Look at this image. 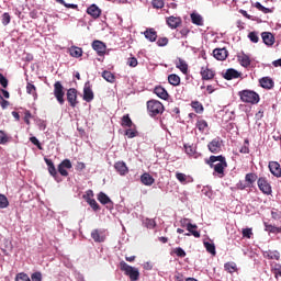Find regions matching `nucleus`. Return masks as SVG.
<instances>
[{"label": "nucleus", "mask_w": 281, "mask_h": 281, "mask_svg": "<svg viewBox=\"0 0 281 281\" xmlns=\"http://www.w3.org/2000/svg\"><path fill=\"white\" fill-rule=\"evenodd\" d=\"M205 164L210 166V168H213L220 179L225 177V168H227V160L225 159V156H210L209 159H205Z\"/></svg>", "instance_id": "f257e3e1"}, {"label": "nucleus", "mask_w": 281, "mask_h": 281, "mask_svg": "<svg viewBox=\"0 0 281 281\" xmlns=\"http://www.w3.org/2000/svg\"><path fill=\"white\" fill-rule=\"evenodd\" d=\"M238 97L246 104H258L260 102V94L254 90H241L238 92Z\"/></svg>", "instance_id": "f03ea898"}, {"label": "nucleus", "mask_w": 281, "mask_h": 281, "mask_svg": "<svg viewBox=\"0 0 281 281\" xmlns=\"http://www.w3.org/2000/svg\"><path fill=\"white\" fill-rule=\"evenodd\" d=\"M164 111V103H161L160 101H157L155 99L147 101V112L150 117H157V115H161Z\"/></svg>", "instance_id": "7ed1b4c3"}, {"label": "nucleus", "mask_w": 281, "mask_h": 281, "mask_svg": "<svg viewBox=\"0 0 281 281\" xmlns=\"http://www.w3.org/2000/svg\"><path fill=\"white\" fill-rule=\"evenodd\" d=\"M120 269L124 272L125 276H128L131 281H137L139 280V269L128 266L126 261L120 262Z\"/></svg>", "instance_id": "20e7f679"}, {"label": "nucleus", "mask_w": 281, "mask_h": 281, "mask_svg": "<svg viewBox=\"0 0 281 281\" xmlns=\"http://www.w3.org/2000/svg\"><path fill=\"white\" fill-rule=\"evenodd\" d=\"M207 149L210 153L213 155H218L221 150H223V139L221 137H215L213 138L209 144H207Z\"/></svg>", "instance_id": "39448f33"}, {"label": "nucleus", "mask_w": 281, "mask_h": 281, "mask_svg": "<svg viewBox=\"0 0 281 281\" xmlns=\"http://www.w3.org/2000/svg\"><path fill=\"white\" fill-rule=\"evenodd\" d=\"M54 95L59 104H65V87L60 81L54 83Z\"/></svg>", "instance_id": "423d86ee"}, {"label": "nucleus", "mask_w": 281, "mask_h": 281, "mask_svg": "<svg viewBox=\"0 0 281 281\" xmlns=\"http://www.w3.org/2000/svg\"><path fill=\"white\" fill-rule=\"evenodd\" d=\"M71 168H74L71 160L66 158L58 165L57 172H59L61 177H69L68 170H71Z\"/></svg>", "instance_id": "0eeeda50"}, {"label": "nucleus", "mask_w": 281, "mask_h": 281, "mask_svg": "<svg viewBox=\"0 0 281 281\" xmlns=\"http://www.w3.org/2000/svg\"><path fill=\"white\" fill-rule=\"evenodd\" d=\"M67 102L70 104L72 109L78 106V90L76 88H70L66 93Z\"/></svg>", "instance_id": "6e6552de"}, {"label": "nucleus", "mask_w": 281, "mask_h": 281, "mask_svg": "<svg viewBox=\"0 0 281 281\" xmlns=\"http://www.w3.org/2000/svg\"><path fill=\"white\" fill-rule=\"evenodd\" d=\"M44 161L48 168V172L50 177L54 178L57 183H60L63 179H60V177L58 176V170H56V166L54 165V161H52V159L49 158H44Z\"/></svg>", "instance_id": "1a4fd4ad"}, {"label": "nucleus", "mask_w": 281, "mask_h": 281, "mask_svg": "<svg viewBox=\"0 0 281 281\" xmlns=\"http://www.w3.org/2000/svg\"><path fill=\"white\" fill-rule=\"evenodd\" d=\"M257 186L259 188V190H261V192L263 194H271L273 191L271 190V184L269 183V181H267L266 178H259L257 181Z\"/></svg>", "instance_id": "9d476101"}, {"label": "nucleus", "mask_w": 281, "mask_h": 281, "mask_svg": "<svg viewBox=\"0 0 281 281\" xmlns=\"http://www.w3.org/2000/svg\"><path fill=\"white\" fill-rule=\"evenodd\" d=\"M92 49H94L99 56H104L106 54V44L100 40H94L92 42Z\"/></svg>", "instance_id": "9b49d317"}, {"label": "nucleus", "mask_w": 281, "mask_h": 281, "mask_svg": "<svg viewBox=\"0 0 281 281\" xmlns=\"http://www.w3.org/2000/svg\"><path fill=\"white\" fill-rule=\"evenodd\" d=\"M166 23L171 30H177V27H181V23H183V20H181L180 16L171 15L166 18Z\"/></svg>", "instance_id": "f8f14e48"}, {"label": "nucleus", "mask_w": 281, "mask_h": 281, "mask_svg": "<svg viewBox=\"0 0 281 281\" xmlns=\"http://www.w3.org/2000/svg\"><path fill=\"white\" fill-rule=\"evenodd\" d=\"M114 170H116L121 177H126V175H128V167L126 166V162L122 160L114 164Z\"/></svg>", "instance_id": "ddd939ff"}, {"label": "nucleus", "mask_w": 281, "mask_h": 281, "mask_svg": "<svg viewBox=\"0 0 281 281\" xmlns=\"http://www.w3.org/2000/svg\"><path fill=\"white\" fill-rule=\"evenodd\" d=\"M213 56L216 60H227L229 52L227 50V48H215L213 50Z\"/></svg>", "instance_id": "4468645a"}, {"label": "nucleus", "mask_w": 281, "mask_h": 281, "mask_svg": "<svg viewBox=\"0 0 281 281\" xmlns=\"http://www.w3.org/2000/svg\"><path fill=\"white\" fill-rule=\"evenodd\" d=\"M200 76L202 77V80H214L216 72H214V70L210 69L209 67H202Z\"/></svg>", "instance_id": "2eb2a0df"}, {"label": "nucleus", "mask_w": 281, "mask_h": 281, "mask_svg": "<svg viewBox=\"0 0 281 281\" xmlns=\"http://www.w3.org/2000/svg\"><path fill=\"white\" fill-rule=\"evenodd\" d=\"M261 38L268 47H273V44L276 43V36L271 34V32H262Z\"/></svg>", "instance_id": "dca6fc26"}, {"label": "nucleus", "mask_w": 281, "mask_h": 281, "mask_svg": "<svg viewBox=\"0 0 281 281\" xmlns=\"http://www.w3.org/2000/svg\"><path fill=\"white\" fill-rule=\"evenodd\" d=\"M268 168L271 172V175H273V177H277L278 179H280L281 177V167L278 164V161H270L268 165Z\"/></svg>", "instance_id": "f3484780"}, {"label": "nucleus", "mask_w": 281, "mask_h": 281, "mask_svg": "<svg viewBox=\"0 0 281 281\" xmlns=\"http://www.w3.org/2000/svg\"><path fill=\"white\" fill-rule=\"evenodd\" d=\"M91 238L94 243H104V240H106V235H104V232L100 229H93L91 232Z\"/></svg>", "instance_id": "a211bd4d"}, {"label": "nucleus", "mask_w": 281, "mask_h": 281, "mask_svg": "<svg viewBox=\"0 0 281 281\" xmlns=\"http://www.w3.org/2000/svg\"><path fill=\"white\" fill-rule=\"evenodd\" d=\"M154 93L157 95V98H160V100H168L170 98V94H168V90L161 86H156L154 89Z\"/></svg>", "instance_id": "6ab92c4d"}, {"label": "nucleus", "mask_w": 281, "mask_h": 281, "mask_svg": "<svg viewBox=\"0 0 281 281\" xmlns=\"http://www.w3.org/2000/svg\"><path fill=\"white\" fill-rule=\"evenodd\" d=\"M93 98V90H91V86L87 82L83 87V100L85 102H92Z\"/></svg>", "instance_id": "aec40b11"}, {"label": "nucleus", "mask_w": 281, "mask_h": 281, "mask_svg": "<svg viewBox=\"0 0 281 281\" xmlns=\"http://www.w3.org/2000/svg\"><path fill=\"white\" fill-rule=\"evenodd\" d=\"M238 63L241 65V67H245V69H248V67H251V58L249 55L243 53L241 55L237 56Z\"/></svg>", "instance_id": "412c9836"}, {"label": "nucleus", "mask_w": 281, "mask_h": 281, "mask_svg": "<svg viewBox=\"0 0 281 281\" xmlns=\"http://www.w3.org/2000/svg\"><path fill=\"white\" fill-rule=\"evenodd\" d=\"M87 14H90V16H92V19H100V16L102 15V10L99 7H97L95 4H91L87 9Z\"/></svg>", "instance_id": "4be33fe9"}, {"label": "nucleus", "mask_w": 281, "mask_h": 281, "mask_svg": "<svg viewBox=\"0 0 281 281\" xmlns=\"http://www.w3.org/2000/svg\"><path fill=\"white\" fill-rule=\"evenodd\" d=\"M223 78L225 80H235L236 78H240V72H238V70L234 68H229L225 71V74L223 75Z\"/></svg>", "instance_id": "5701e85b"}, {"label": "nucleus", "mask_w": 281, "mask_h": 281, "mask_svg": "<svg viewBox=\"0 0 281 281\" xmlns=\"http://www.w3.org/2000/svg\"><path fill=\"white\" fill-rule=\"evenodd\" d=\"M199 226L196 224H188L187 233L184 236H194V238H201V233L199 231Z\"/></svg>", "instance_id": "b1692460"}, {"label": "nucleus", "mask_w": 281, "mask_h": 281, "mask_svg": "<svg viewBox=\"0 0 281 281\" xmlns=\"http://www.w3.org/2000/svg\"><path fill=\"white\" fill-rule=\"evenodd\" d=\"M259 85L262 89H273L274 82L270 77H263L259 80Z\"/></svg>", "instance_id": "393cba45"}, {"label": "nucleus", "mask_w": 281, "mask_h": 281, "mask_svg": "<svg viewBox=\"0 0 281 281\" xmlns=\"http://www.w3.org/2000/svg\"><path fill=\"white\" fill-rule=\"evenodd\" d=\"M140 182L143 183V186H153V183H155V178H153V176H150V173L145 172L140 176Z\"/></svg>", "instance_id": "a878e982"}, {"label": "nucleus", "mask_w": 281, "mask_h": 281, "mask_svg": "<svg viewBox=\"0 0 281 281\" xmlns=\"http://www.w3.org/2000/svg\"><path fill=\"white\" fill-rule=\"evenodd\" d=\"M263 258H267L268 260H280V251L266 250L263 251Z\"/></svg>", "instance_id": "bb28decb"}, {"label": "nucleus", "mask_w": 281, "mask_h": 281, "mask_svg": "<svg viewBox=\"0 0 281 281\" xmlns=\"http://www.w3.org/2000/svg\"><path fill=\"white\" fill-rule=\"evenodd\" d=\"M144 35L147 41H150V43H155V41H157V31H155V29L146 30Z\"/></svg>", "instance_id": "cd10ccee"}, {"label": "nucleus", "mask_w": 281, "mask_h": 281, "mask_svg": "<svg viewBox=\"0 0 281 281\" xmlns=\"http://www.w3.org/2000/svg\"><path fill=\"white\" fill-rule=\"evenodd\" d=\"M176 67L180 71H182L184 75L188 74V63L183 60L182 58H178L176 61Z\"/></svg>", "instance_id": "c85d7f7f"}, {"label": "nucleus", "mask_w": 281, "mask_h": 281, "mask_svg": "<svg viewBox=\"0 0 281 281\" xmlns=\"http://www.w3.org/2000/svg\"><path fill=\"white\" fill-rule=\"evenodd\" d=\"M168 82L169 85H172V87H179V85H181V77H179V75H169L168 76Z\"/></svg>", "instance_id": "c756f323"}, {"label": "nucleus", "mask_w": 281, "mask_h": 281, "mask_svg": "<svg viewBox=\"0 0 281 281\" xmlns=\"http://www.w3.org/2000/svg\"><path fill=\"white\" fill-rule=\"evenodd\" d=\"M191 22L193 25L203 26V16L199 13H191Z\"/></svg>", "instance_id": "7c9ffc66"}, {"label": "nucleus", "mask_w": 281, "mask_h": 281, "mask_svg": "<svg viewBox=\"0 0 281 281\" xmlns=\"http://www.w3.org/2000/svg\"><path fill=\"white\" fill-rule=\"evenodd\" d=\"M271 272L273 273L276 280H278V276L281 278V263L273 262L271 263Z\"/></svg>", "instance_id": "2f4dec72"}, {"label": "nucleus", "mask_w": 281, "mask_h": 281, "mask_svg": "<svg viewBox=\"0 0 281 281\" xmlns=\"http://www.w3.org/2000/svg\"><path fill=\"white\" fill-rule=\"evenodd\" d=\"M69 54L70 56H72V58H80V56H82V48L77 46H71L69 48Z\"/></svg>", "instance_id": "473e14b6"}, {"label": "nucleus", "mask_w": 281, "mask_h": 281, "mask_svg": "<svg viewBox=\"0 0 281 281\" xmlns=\"http://www.w3.org/2000/svg\"><path fill=\"white\" fill-rule=\"evenodd\" d=\"M257 180H258V176L256 173H247L245 176V181L249 188L250 186H254V183H256Z\"/></svg>", "instance_id": "72a5a7b5"}, {"label": "nucleus", "mask_w": 281, "mask_h": 281, "mask_svg": "<svg viewBox=\"0 0 281 281\" xmlns=\"http://www.w3.org/2000/svg\"><path fill=\"white\" fill-rule=\"evenodd\" d=\"M26 93H29L30 95H33L34 100H37L38 98V93H36V86H34L31 82L26 85Z\"/></svg>", "instance_id": "f704fd0d"}, {"label": "nucleus", "mask_w": 281, "mask_h": 281, "mask_svg": "<svg viewBox=\"0 0 281 281\" xmlns=\"http://www.w3.org/2000/svg\"><path fill=\"white\" fill-rule=\"evenodd\" d=\"M176 179H178L182 186H186V183H190V176H187L186 173L176 172Z\"/></svg>", "instance_id": "c9c22d12"}, {"label": "nucleus", "mask_w": 281, "mask_h": 281, "mask_svg": "<svg viewBox=\"0 0 281 281\" xmlns=\"http://www.w3.org/2000/svg\"><path fill=\"white\" fill-rule=\"evenodd\" d=\"M98 201H99L102 205H108V203H111V198H109V195H106V193L100 192V193L98 194Z\"/></svg>", "instance_id": "e433bc0d"}, {"label": "nucleus", "mask_w": 281, "mask_h": 281, "mask_svg": "<svg viewBox=\"0 0 281 281\" xmlns=\"http://www.w3.org/2000/svg\"><path fill=\"white\" fill-rule=\"evenodd\" d=\"M196 128L200 131V133H205L207 131V121L205 120H199L195 124Z\"/></svg>", "instance_id": "4c0bfd02"}, {"label": "nucleus", "mask_w": 281, "mask_h": 281, "mask_svg": "<svg viewBox=\"0 0 281 281\" xmlns=\"http://www.w3.org/2000/svg\"><path fill=\"white\" fill-rule=\"evenodd\" d=\"M102 78L106 80V82H115V75H113V72L109 71V70H104L102 72Z\"/></svg>", "instance_id": "58836bf2"}, {"label": "nucleus", "mask_w": 281, "mask_h": 281, "mask_svg": "<svg viewBox=\"0 0 281 281\" xmlns=\"http://www.w3.org/2000/svg\"><path fill=\"white\" fill-rule=\"evenodd\" d=\"M121 126H126L127 128L133 126V121L128 114L123 115Z\"/></svg>", "instance_id": "ea45409f"}, {"label": "nucleus", "mask_w": 281, "mask_h": 281, "mask_svg": "<svg viewBox=\"0 0 281 281\" xmlns=\"http://www.w3.org/2000/svg\"><path fill=\"white\" fill-rule=\"evenodd\" d=\"M266 232H270L271 234H281V227H276L271 224L265 223Z\"/></svg>", "instance_id": "a19ab883"}, {"label": "nucleus", "mask_w": 281, "mask_h": 281, "mask_svg": "<svg viewBox=\"0 0 281 281\" xmlns=\"http://www.w3.org/2000/svg\"><path fill=\"white\" fill-rule=\"evenodd\" d=\"M204 247L209 254H212V256H216V246L210 241H204Z\"/></svg>", "instance_id": "79ce46f5"}, {"label": "nucleus", "mask_w": 281, "mask_h": 281, "mask_svg": "<svg viewBox=\"0 0 281 281\" xmlns=\"http://www.w3.org/2000/svg\"><path fill=\"white\" fill-rule=\"evenodd\" d=\"M178 33L176 34L177 38H186L188 34H190V29L188 26L182 27L180 31H177Z\"/></svg>", "instance_id": "37998d69"}, {"label": "nucleus", "mask_w": 281, "mask_h": 281, "mask_svg": "<svg viewBox=\"0 0 281 281\" xmlns=\"http://www.w3.org/2000/svg\"><path fill=\"white\" fill-rule=\"evenodd\" d=\"M191 106L194 109L195 113H201L203 111V104L199 101H192Z\"/></svg>", "instance_id": "c03bdc74"}, {"label": "nucleus", "mask_w": 281, "mask_h": 281, "mask_svg": "<svg viewBox=\"0 0 281 281\" xmlns=\"http://www.w3.org/2000/svg\"><path fill=\"white\" fill-rule=\"evenodd\" d=\"M86 202L88 203V205H90V207H92L94 212H98L100 210V204H98L95 199L86 200Z\"/></svg>", "instance_id": "a18cd8bd"}, {"label": "nucleus", "mask_w": 281, "mask_h": 281, "mask_svg": "<svg viewBox=\"0 0 281 281\" xmlns=\"http://www.w3.org/2000/svg\"><path fill=\"white\" fill-rule=\"evenodd\" d=\"M224 269L228 271V273H234V271H236V262H226Z\"/></svg>", "instance_id": "49530a36"}, {"label": "nucleus", "mask_w": 281, "mask_h": 281, "mask_svg": "<svg viewBox=\"0 0 281 281\" xmlns=\"http://www.w3.org/2000/svg\"><path fill=\"white\" fill-rule=\"evenodd\" d=\"M239 153H241L243 155H249V139L246 138L244 140V145L239 149Z\"/></svg>", "instance_id": "de8ad7c7"}, {"label": "nucleus", "mask_w": 281, "mask_h": 281, "mask_svg": "<svg viewBox=\"0 0 281 281\" xmlns=\"http://www.w3.org/2000/svg\"><path fill=\"white\" fill-rule=\"evenodd\" d=\"M255 8H257V10H259V12H263V14H269V12H271V9L262 5L260 2H256Z\"/></svg>", "instance_id": "09e8293b"}, {"label": "nucleus", "mask_w": 281, "mask_h": 281, "mask_svg": "<svg viewBox=\"0 0 281 281\" xmlns=\"http://www.w3.org/2000/svg\"><path fill=\"white\" fill-rule=\"evenodd\" d=\"M15 281H32V280L30 279V276H27V273L20 272L15 276Z\"/></svg>", "instance_id": "8fccbe9b"}, {"label": "nucleus", "mask_w": 281, "mask_h": 281, "mask_svg": "<svg viewBox=\"0 0 281 281\" xmlns=\"http://www.w3.org/2000/svg\"><path fill=\"white\" fill-rule=\"evenodd\" d=\"M151 5L156 10H161V8H164V5H166V2L164 0H153Z\"/></svg>", "instance_id": "3c124183"}, {"label": "nucleus", "mask_w": 281, "mask_h": 281, "mask_svg": "<svg viewBox=\"0 0 281 281\" xmlns=\"http://www.w3.org/2000/svg\"><path fill=\"white\" fill-rule=\"evenodd\" d=\"M171 254H176L178 258H186L187 256L186 250H183L181 247L175 248Z\"/></svg>", "instance_id": "603ef678"}, {"label": "nucleus", "mask_w": 281, "mask_h": 281, "mask_svg": "<svg viewBox=\"0 0 281 281\" xmlns=\"http://www.w3.org/2000/svg\"><path fill=\"white\" fill-rule=\"evenodd\" d=\"M10 205V202L8 201V198L4 194H0V207L1 210H4V207H8Z\"/></svg>", "instance_id": "864d4df0"}, {"label": "nucleus", "mask_w": 281, "mask_h": 281, "mask_svg": "<svg viewBox=\"0 0 281 281\" xmlns=\"http://www.w3.org/2000/svg\"><path fill=\"white\" fill-rule=\"evenodd\" d=\"M57 3H60V5H64L65 8H69L71 10H78V4H71L65 2V0H55Z\"/></svg>", "instance_id": "5fc2aeb1"}, {"label": "nucleus", "mask_w": 281, "mask_h": 281, "mask_svg": "<svg viewBox=\"0 0 281 281\" xmlns=\"http://www.w3.org/2000/svg\"><path fill=\"white\" fill-rule=\"evenodd\" d=\"M2 25H10V22L12 21V16L10 15V13L5 12L2 14Z\"/></svg>", "instance_id": "6e6d98bb"}, {"label": "nucleus", "mask_w": 281, "mask_h": 281, "mask_svg": "<svg viewBox=\"0 0 281 281\" xmlns=\"http://www.w3.org/2000/svg\"><path fill=\"white\" fill-rule=\"evenodd\" d=\"M241 236L243 238H251V236H254V232L251 228H244L241 231Z\"/></svg>", "instance_id": "4d7b16f0"}, {"label": "nucleus", "mask_w": 281, "mask_h": 281, "mask_svg": "<svg viewBox=\"0 0 281 281\" xmlns=\"http://www.w3.org/2000/svg\"><path fill=\"white\" fill-rule=\"evenodd\" d=\"M8 142H10L8 134H5L3 131H0V144L4 145L8 144Z\"/></svg>", "instance_id": "13d9d810"}, {"label": "nucleus", "mask_w": 281, "mask_h": 281, "mask_svg": "<svg viewBox=\"0 0 281 281\" xmlns=\"http://www.w3.org/2000/svg\"><path fill=\"white\" fill-rule=\"evenodd\" d=\"M126 137L133 139V137H137V130L128 128L125 131Z\"/></svg>", "instance_id": "bf43d9fd"}, {"label": "nucleus", "mask_w": 281, "mask_h": 281, "mask_svg": "<svg viewBox=\"0 0 281 281\" xmlns=\"http://www.w3.org/2000/svg\"><path fill=\"white\" fill-rule=\"evenodd\" d=\"M248 38L251 41V43H258V41H260V37H258L257 32H250L248 34Z\"/></svg>", "instance_id": "052dcab7"}, {"label": "nucleus", "mask_w": 281, "mask_h": 281, "mask_svg": "<svg viewBox=\"0 0 281 281\" xmlns=\"http://www.w3.org/2000/svg\"><path fill=\"white\" fill-rule=\"evenodd\" d=\"M31 281H43V274L41 272L32 273Z\"/></svg>", "instance_id": "680f3d73"}, {"label": "nucleus", "mask_w": 281, "mask_h": 281, "mask_svg": "<svg viewBox=\"0 0 281 281\" xmlns=\"http://www.w3.org/2000/svg\"><path fill=\"white\" fill-rule=\"evenodd\" d=\"M145 225L148 229H155L157 224L155 223V220L147 218L145 220Z\"/></svg>", "instance_id": "e2e57ef3"}, {"label": "nucleus", "mask_w": 281, "mask_h": 281, "mask_svg": "<svg viewBox=\"0 0 281 281\" xmlns=\"http://www.w3.org/2000/svg\"><path fill=\"white\" fill-rule=\"evenodd\" d=\"M168 45V37H159L157 41L158 47H166Z\"/></svg>", "instance_id": "0e129e2a"}, {"label": "nucleus", "mask_w": 281, "mask_h": 281, "mask_svg": "<svg viewBox=\"0 0 281 281\" xmlns=\"http://www.w3.org/2000/svg\"><path fill=\"white\" fill-rule=\"evenodd\" d=\"M30 120H32V112L29 110H25L24 112V122L30 126Z\"/></svg>", "instance_id": "69168bd1"}, {"label": "nucleus", "mask_w": 281, "mask_h": 281, "mask_svg": "<svg viewBox=\"0 0 281 281\" xmlns=\"http://www.w3.org/2000/svg\"><path fill=\"white\" fill-rule=\"evenodd\" d=\"M127 65H128V67H137V65H138L137 58H135V57L128 58Z\"/></svg>", "instance_id": "338daca9"}, {"label": "nucleus", "mask_w": 281, "mask_h": 281, "mask_svg": "<svg viewBox=\"0 0 281 281\" xmlns=\"http://www.w3.org/2000/svg\"><path fill=\"white\" fill-rule=\"evenodd\" d=\"M93 196H94V194H93V190H88V191H86V194H83V199H85V201H89V200H91V199H93Z\"/></svg>", "instance_id": "774afa93"}]
</instances>
